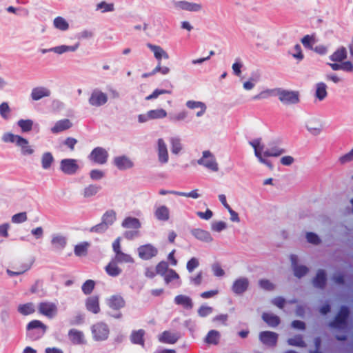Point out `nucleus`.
Masks as SVG:
<instances>
[{"instance_id":"f257e3e1","label":"nucleus","mask_w":353,"mask_h":353,"mask_svg":"<svg viewBox=\"0 0 353 353\" xmlns=\"http://www.w3.org/2000/svg\"><path fill=\"white\" fill-rule=\"evenodd\" d=\"M47 326L39 320H32L26 326V336L31 341L41 339L46 333Z\"/></svg>"},{"instance_id":"f03ea898","label":"nucleus","mask_w":353,"mask_h":353,"mask_svg":"<svg viewBox=\"0 0 353 353\" xmlns=\"http://www.w3.org/2000/svg\"><path fill=\"white\" fill-rule=\"evenodd\" d=\"M350 314V310L347 305L341 306L334 320L329 323V327L339 330L345 328L347 325Z\"/></svg>"},{"instance_id":"7ed1b4c3","label":"nucleus","mask_w":353,"mask_h":353,"mask_svg":"<svg viewBox=\"0 0 353 353\" xmlns=\"http://www.w3.org/2000/svg\"><path fill=\"white\" fill-rule=\"evenodd\" d=\"M276 95L278 96L279 101L285 105L296 104L299 102L298 91L276 88Z\"/></svg>"},{"instance_id":"20e7f679","label":"nucleus","mask_w":353,"mask_h":353,"mask_svg":"<svg viewBox=\"0 0 353 353\" xmlns=\"http://www.w3.org/2000/svg\"><path fill=\"white\" fill-rule=\"evenodd\" d=\"M196 163L212 172L219 170V165L214 155L210 150H204L202 157L196 161Z\"/></svg>"},{"instance_id":"39448f33","label":"nucleus","mask_w":353,"mask_h":353,"mask_svg":"<svg viewBox=\"0 0 353 353\" xmlns=\"http://www.w3.org/2000/svg\"><path fill=\"white\" fill-rule=\"evenodd\" d=\"M93 339L95 341H103L108 339L110 334L108 325L104 322H98L91 327Z\"/></svg>"},{"instance_id":"423d86ee","label":"nucleus","mask_w":353,"mask_h":353,"mask_svg":"<svg viewBox=\"0 0 353 353\" xmlns=\"http://www.w3.org/2000/svg\"><path fill=\"white\" fill-rule=\"evenodd\" d=\"M39 312L48 319H53L58 313L57 304L50 301H42L38 304Z\"/></svg>"},{"instance_id":"0eeeda50","label":"nucleus","mask_w":353,"mask_h":353,"mask_svg":"<svg viewBox=\"0 0 353 353\" xmlns=\"http://www.w3.org/2000/svg\"><path fill=\"white\" fill-rule=\"evenodd\" d=\"M249 144L254 148V154L256 157L258 159L259 161L267 165L269 168L272 169L273 165L271 163V162L264 159L262 156V152L264 149V145L261 143V139L257 138L252 141H249Z\"/></svg>"},{"instance_id":"6e6552de","label":"nucleus","mask_w":353,"mask_h":353,"mask_svg":"<svg viewBox=\"0 0 353 353\" xmlns=\"http://www.w3.org/2000/svg\"><path fill=\"white\" fill-rule=\"evenodd\" d=\"M108 156V152L105 148L96 147L88 155V159L94 163L103 165L106 163Z\"/></svg>"},{"instance_id":"1a4fd4ad","label":"nucleus","mask_w":353,"mask_h":353,"mask_svg":"<svg viewBox=\"0 0 353 353\" xmlns=\"http://www.w3.org/2000/svg\"><path fill=\"white\" fill-rule=\"evenodd\" d=\"M108 100L106 93L102 92L98 88L92 90L88 99V103L91 106L101 107L105 105Z\"/></svg>"},{"instance_id":"9d476101","label":"nucleus","mask_w":353,"mask_h":353,"mask_svg":"<svg viewBox=\"0 0 353 353\" xmlns=\"http://www.w3.org/2000/svg\"><path fill=\"white\" fill-rule=\"evenodd\" d=\"M172 4L176 10L188 11L190 12H198L202 9L201 3L190 2L188 1H173Z\"/></svg>"},{"instance_id":"9b49d317","label":"nucleus","mask_w":353,"mask_h":353,"mask_svg":"<svg viewBox=\"0 0 353 353\" xmlns=\"http://www.w3.org/2000/svg\"><path fill=\"white\" fill-rule=\"evenodd\" d=\"M139 257L144 261H148L158 254V249L151 243L140 245L137 248Z\"/></svg>"},{"instance_id":"f8f14e48","label":"nucleus","mask_w":353,"mask_h":353,"mask_svg":"<svg viewBox=\"0 0 353 353\" xmlns=\"http://www.w3.org/2000/svg\"><path fill=\"white\" fill-rule=\"evenodd\" d=\"M279 334L272 331H262L259 334V339L262 344L270 347H274L278 342Z\"/></svg>"},{"instance_id":"ddd939ff","label":"nucleus","mask_w":353,"mask_h":353,"mask_svg":"<svg viewBox=\"0 0 353 353\" xmlns=\"http://www.w3.org/2000/svg\"><path fill=\"white\" fill-rule=\"evenodd\" d=\"M79 168L77 159H63L60 162V170L65 174L73 175Z\"/></svg>"},{"instance_id":"4468645a","label":"nucleus","mask_w":353,"mask_h":353,"mask_svg":"<svg viewBox=\"0 0 353 353\" xmlns=\"http://www.w3.org/2000/svg\"><path fill=\"white\" fill-rule=\"evenodd\" d=\"M157 143L158 161L161 164H166L169 161V154L167 145L162 138L158 139Z\"/></svg>"},{"instance_id":"2eb2a0df","label":"nucleus","mask_w":353,"mask_h":353,"mask_svg":"<svg viewBox=\"0 0 353 353\" xmlns=\"http://www.w3.org/2000/svg\"><path fill=\"white\" fill-rule=\"evenodd\" d=\"M114 165L119 170H126L134 167V162L128 156L123 154L113 159Z\"/></svg>"},{"instance_id":"dca6fc26","label":"nucleus","mask_w":353,"mask_h":353,"mask_svg":"<svg viewBox=\"0 0 353 353\" xmlns=\"http://www.w3.org/2000/svg\"><path fill=\"white\" fill-rule=\"evenodd\" d=\"M250 282L247 277H240L234 280L232 285V291L236 295H242L249 287Z\"/></svg>"},{"instance_id":"f3484780","label":"nucleus","mask_w":353,"mask_h":353,"mask_svg":"<svg viewBox=\"0 0 353 353\" xmlns=\"http://www.w3.org/2000/svg\"><path fill=\"white\" fill-rule=\"evenodd\" d=\"M79 46V43H77L74 46H66V45H61L55 47H52L47 49H40L39 51L42 54H46L48 52H54L57 54H63L68 52H75Z\"/></svg>"},{"instance_id":"a211bd4d","label":"nucleus","mask_w":353,"mask_h":353,"mask_svg":"<svg viewBox=\"0 0 353 353\" xmlns=\"http://www.w3.org/2000/svg\"><path fill=\"white\" fill-rule=\"evenodd\" d=\"M106 303L110 308L118 311L125 307V301L121 295L114 294L106 299Z\"/></svg>"},{"instance_id":"6ab92c4d","label":"nucleus","mask_w":353,"mask_h":353,"mask_svg":"<svg viewBox=\"0 0 353 353\" xmlns=\"http://www.w3.org/2000/svg\"><path fill=\"white\" fill-rule=\"evenodd\" d=\"M313 286L317 289L323 290L327 284L326 272L323 269L317 270L316 276L312 280Z\"/></svg>"},{"instance_id":"aec40b11","label":"nucleus","mask_w":353,"mask_h":353,"mask_svg":"<svg viewBox=\"0 0 353 353\" xmlns=\"http://www.w3.org/2000/svg\"><path fill=\"white\" fill-rule=\"evenodd\" d=\"M174 303L181 306L183 309L190 310L194 307V303L192 298L189 296L184 294H179L174 297Z\"/></svg>"},{"instance_id":"412c9836","label":"nucleus","mask_w":353,"mask_h":353,"mask_svg":"<svg viewBox=\"0 0 353 353\" xmlns=\"http://www.w3.org/2000/svg\"><path fill=\"white\" fill-rule=\"evenodd\" d=\"M51 94L49 88L43 86H38L34 88L30 94L31 99L33 101H39L44 97H48Z\"/></svg>"},{"instance_id":"4be33fe9","label":"nucleus","mask_w":353,"mask_h":353,"mask_svg":"<svg viewBox=\"0 0 353 353\" xmlns=\"http://www.w3.org/2000/svg\"><path fill=\"white\" fill-rule=\"evenodd\" d=\"M68 337L73 345H83L86 342L83 332L76 329L68 331Z\"/></svg>"},{"instance_id":"5701e85b","label":"nucleus","mask_w":353,"mask_h":353,"mask_svg":"<svg viewBox=\"0 0 353 353\" xmlns=\"http://www.w3.org/2000/svg\"><path fill=\"white\" fill-rule=\"evenodd\" d=\"M191 234L196 239L210 243L212 241L213 239L208 231L200 228H194L190 231Z\"/></svg>"},{"instance_id":"b1692460","label":"nucleus","mask_w":353,"mask_h":353,"mask_svg":"<svg viewBox=\"0 0 353 353\" xmlns=\"http://www.w3.org/2000/svg\"><path fill=\"white\" fill-rule=\"evenodd\" d=\"M85 307L88 311L98 314L100 312L99 301L98 296H92L85 300Z\"/></svg>"},{"instance_id":"393cba45","label":"nucleus","mask_w":353,"mask_h":353,"mask_svg":"<svg viewBox=\"0 0 353 353\" xmlns=\"http://www.w3.org/2000/svg\"><path fill=\"white\" fill-rule=\"evenodd\" d=\"M154 214L155 218L159 221L165 222L170 219V210L164 205L157 207Z\"/></svg>"},{"instance_id":"a878e982","label":"nucleus","mask_w":353,"mask_h":353,"mask_svg":"<svg viewBox=\"0 0 353 353\" xmlns=\"http://www.w3.org/2000/svg\"><path fill=\"white\" fill-rule=\"evenodd\" d=\"M145 331L143 329L133 330L130 336V342L134 345H139L142 347L145 345L144 336Z\"/></svg>"},{"instance_id":"bb28decb","label":"nucleus","mask_w":353,"mask_h":353,"mask_svg":"<svg viewBox=\"0 0 353 353\" xmlns=\"http://www.w3.org/2000/svg\"><path fill=\"white\" fill-rule=\"evenodd\" d=\"M72 124L68 119H64L57 121L54 125L51 128L53 134H58L63 131L70 129Z\"/></svg>"},{"instance_id":"cd10ccee","label":"nucleus","mask_w":353,"mask_h":353,"mask_svg":"<svg viewBox=\"0 0 353 353\" xmlns=\"http://www.w3.org/2000/svg\"><path fill=\"white\" fill-rule=\"evenodd\" d=\"M17 145L21 148V153L23 156L32 155L34 152L32 147L30 145L28 139L23 137L18 139Z\"/></svg>"},{"instance_id":"c85d7f7f","label":"nucleus","mask_w":353,"mask_h":353,"mask_svg":"<svg viewBox=\"0 0 353 353\" xmlns=\"http://www.w3.org/2000/svg\"><path fill=\"white\" fill-rule=\"evenodd\" d=\"M179 336L176 333H172L170 331H164L159 336V341L161 343L168 344H174L179 340Z\"/></svg>"},{"instance_id":"c756f323","label":"nucleus","mask_w":353,"mask_h":353,"mask_svg":"<svg viewBox=\"0 0 353 353\" xmlns=\"http://www.w3.org/2000/svg\"><path fill=\"white\" fill-rule=\"evenodd\" d=\"M147 47L154 53L158 61H161L162 58L165 59L169 58L168 54L161 46L148 43Z\"/></svg>"},{"instance_id":"7c9ffc66","label":"nucleus","mask_w":353,"mask_h":353,"mask_svg":"<svg viewBox=\"0 0 353 353\" xmlns=\"http://www.w3.org/2000/svg\"><path fill=\"white\" fill-rule=\"evenodd\" d=\"M262 319L269 327H276L281 323L279 316L269 312H263L262 314Z\"/></svg>"},{"instance_id":"2f4dec72","label":"nucleus","mask_w":353,"mask_h":353,"mask_svg":"<svg viewBox=\"0 0 353 353\" xmlns=\"http://www.w3.org/2000/svg\"><path fill=\"white\" fill-rule=\"evenodd\" d=\"M121 226L126 229H135L138 230L141 227L140 221L135 217L128 216L123 219L121 223Z\"/></svg>"},{"instance_id":"473e14b6","label":"nucleus","mask_w":353,"mask_h":353,"mask_svg":"<svg viewBox=\"0 0 353 353\" xmlns=\"http://www.w3.org/2000/svg\"><path fill=\"white\" fill-rule=\"evenodd\" d=\"M101 190V186L97 184H89L85 186L83 190L82 194L84 198H90L98 194V192Z\"/></svg>"},{"instance_id":"72a5a7b5","label":"nucleus","mask_w":353,"mask_h":353,"mask_svg":"<svg viewBox=\"0 0 353 353\" xmlns=\"http://www.w3.org/2000/svg\"><path fill=\"white\" fill-rule=\"evenodd\" d=\"M220 339V332L215 330H211L208 332L204 341L207 344L216 345L219 343Z\"/></svg>"},{"instance_id":"f704fd0d","label":"nucleus","mask_w":353,"mask_h":353,"mask_svg":"<svg viewBox=\"0 0 353 353\" xmlns=\"http://www.w3.org/2000/svg\"><path fill=\"white\" fill-rule=\"evenodd\" d=\"M347 58V50L343 46L338 48L330 56V59L333 62H342Z\"/></svg>"},{"instance_id":"c9c22d12","label":"nucleus","mask_w":353,"mask_h":353,"mask_svg":"<svg viewBox=\"0 0 353 353\" xmlns=\"http://www.w3.org/2000/svg\"><path fill=\"white\" fill-rule=\"evenodd\" d=\"M268 145L270 148L263 152V155L265 157H279L285 152V150L284 149L276 147V146H274L273 143H272V142L269 143Z\"/></svg>"},{"instance_id":"e433bc0d","label":"nucleus","mask_w":353,"mask_h":353,"mask_svg":"<svg viewBox=\"0 0 353 353\" xmlns=\"http://www.w3.org/2000/svg\"><path fill=\"white\" fill-rule=\"evenodd\" d=\"M51 243L55 248L63 250L67 244V239L63 235L54 234L52 237Z\"/></svg>"},{"instance_id":"4c0bfd02","label":"nucleus","mask_w":353,"mask_h":353,"mask_svg":"<svg viewBox=\"0 0 353 353\" xmlns=\"http://www.w3.org/2000/svg\"><path fill=\"white\" fill-rule=\"evenodd\" d=\"M327 95V85L323 82L316 84L315 97L320 101L324 100Z\"/></svg>"},{"instance_id":"58836bf2","label":"nucleus","mask_w":353,"mask_h":353,"mask_svg":"<svg viewBox=\"0 0 353 353\" xmlns=\"http://www.w3.org/2000/svg\"><path fill=\"white\" fill-rule=\"evenodd\" d=\"M169 141L172 153L176 155L178 154L183 149L181 138L179 137H172L170 138Z\"/></svg>"},{"instance_id":"ea45409f","label":"nucleus","mask_w":353,"mask_h":353,"mask_svg":"<svg viewBox=\"0 0 353 353\" xmlns=\"http://www.w3.org/2000/svg\"><path fill=\"white\" fill-rule=\"evenodd\" d=\"M116 219V212L113 210H107L101 217V221L109 228L113 225Z\"/></svg>"},{"instance_id":"a19ab883","label":"nucleus","mask_w":353,"mask_h":353,"mask_svg":"<svg viewBox=\"0 0 353 353\" xmlns=\"http://www.w3.org/2000/svg\"><path fill=\"white\" fill-rule=\"evenodd\" d=\"M112 259L117 263H133L134 262V259L130 254L122 251L116 254Z\"/></svg>"},{"instance_id":"79ce46f5","label":"nucleus","mask_w":353,"mask_h":353,"mask_svg":"<svg viewBox=\"0 0 353 353\" xmlns=\"http://www.w3.org/2000/svg\"><path fill=\"white\" fill-rule=\"evenodd\" d=\"M105 271L108 275L115 277L121 274V269L118 267L117 263L114 262L112 259V261L105 267Z\"/></svg>"},{"instance_id":"37998d69","label":"nucleus","mask_w":353,"mask_h":353,"mask_svg":"<svg viewBox=\"0 0 353 353\" xmlns=\"http://www.w3.org/2000/svg\"><path fill=\"white\" fill-rule=\"evenodd\" d=\"M54 157L51 152H46L41 157V166L44 170L50 168L52 163L54 162Z\"/></svg>"},{"instance_id":"c03bdc74","label":"nucleus","mask_w":353,"mask_h":353,"mask_svg":"<svg viewBox=\"0 0 353 353\" xmlns=\"http://www.w3.org/2000/svg\"><path fill=\"white\" fill-rule=\"evenodd\" d=\"M287 343L290 346L299 347H305L306 346V343L303 340V336L301 334H296L292 338H289L287 340Z\"/></svg>"},{"instance_id":"a18cd8bd","label":"nucleus","mask_w":353,"mask_h":353,"mask_svg":"<svg viewBox=\"0 0 353 353\" xmlns=\"http://www.w3.org/2000/svg\"><path fill=\"white\" fill-rule=\"evenodd\" d=\"M148 112L150 120L163 119L167 116V112L162 108L151 110Z\"/></svg>"},{"instance_id":"49530a36","label":"nucleus","mask_w":353,"mask_h":353,"mask_svg":"<svg viewBox=\"0 0 353 353\" xmlns=\"http://www.w3.org/2000/svg\"><path fill=\"white\" fill-rule=\"evenodd\" d=\"M33 121L31 119H20L17 122L18 126L23 132H28L32 130L33 126Z\"/></svg>"},{"instance_id":"de8ad7c7","label":"nucleus","mask_w":353,"mask_h":353,"mask_svg":"<svg viewBox=\"0 0 353 353\" xmlns=\"http://www.w3.org/2000/svg\"><path fill=\"white\" fill-rule=\"evenodd\" d=\"M35 311L33 303H28L26 304L19 305L18 307V312L23 315H29Z\"/></svg>"},{"instance_id":"09e8293b","label":"nucleus","mask_w":353,"mask_h":353,"mask_svg":"<svg viewBox=\"0 0 353 353\" xmlns=\"http://www.w3.org/2000/svg\"><path fill=\"white\" fill-rule=\"evenodd\" d=\"M54 26L56 28L65 31L69 28V25L66 20L61 17H57L54 19Z\"/></svg>"},{"instance_id":"8fccbe9b","label":"nucleus","mask_w":353,"mask_h":353,"mask_svg":"<svg viewBox=\"0 0 353 353\" xmlns=\"http://www.w3.org/2000/svg\"><path fill=\"white\" fill-rule=\"evenodd\" d=\"M292 270L294 272V275L299 279L303 277L309 272L308 268L304 265H299L295 266L292 268Z\"/></svg>"},{"instance_id":"3c124183","label":"nucleus","mask_w":353,"mask_h":353,"mask_svg":"<svg viewBox=\"0 0 353 353\" xmlns=\"http://www.w3.org/2000/svg\"><path fill=\"white\" fill-rule=\"evenodd\" d=\"M95 286V282L93 280L88 279L81 286L82 292L84 294L88 295L92 293Z\"/></svg>"},{"instance_id":"603ef678","label":"nucleus","mask_w":353,"mask_h":353,"mask_svg":"<svg viewBox=\"0 0 353 353\" xmlns=\"http://www.w3.org/2000/svg\"><path fill=\"white\" fill-rule=\"evenodd\" d=\"M88 243L87 242H83L80 244H77L74 247V254L77 256H81L83 255H85L88 250Z\"/></svg>"},{"instance_id":"864d4df0","label":"nucleus","mask_w":353,"mask_h":353,"mask_svg":"<svg viewBox=\"0 0 353 353\" xmlns=\"http://www.w3.org/2000/svg\"><path fill=\"white\" fill-rule=\"evenodd\" d=\"M290 54L292 56L299 61L303 59L304 56L302 52L301 46L300 44H296L294 48L291 50Z\"/></svg>"},{"instance_id":"5fc2aeb1","label":"nucleus","mask_w":353,"mask_h":353,"mask_svg":"<svg viewBox=\"0 0 353 353\" xmlns=\"http://www.w3.org/2000/svg\"><path fill=\"white\" fill-rule=\"evenodd\" d=\"M84 321V314L81 312H78L72 319H70L69 323L70 325H79L83 324Z\"/></svg>"},{"instance_id":"6e6d98bb","label":"nucleus","mask_w":353,"mask_h":353,"mask_svg":"<svg viewBox=\"0 0 353 353\" xmlns=\"http://www.w3.org/2000/svg\"><path fill=\"white\" fill-rule=\"evenodd\" d=\"M169 270L168 263L165 261L159 262L156 266V273L162 276H163Z\"/></svg>"},{"instance_id":"4d7b16f0","label":"nucleus","mask_w":353,"mask_h":353,"mask_svg":"<svg viewBox=\"0 0 353 353\" xmlns=\"http://www.w3.org/2000/svg\"><path fill=\"white\" fill-rule=\"evenodd\" d=\"M166 284H169L171 281L175 279H179V275L173 269H170L167 273L163 276Z\"/></svg>"},{"instance_id":"13d9d810","label":"nucleus","mask_w":353,"mask_h":353,"mask_svg":"<svg viewBox=\"0 0 353 353\" xmlns=\"http://www.w3.org/2000/svg\"><path fill=\"white\" fill-rule=\"evenodd\" d=\"M97 10H101L103 13L112 12L114 10L113 3H108L105 1H101L97 5Z\"/></svg>"},{"instance_id":"bf43d9fd","label":"nucleus","mask_w":353,"mask_h":353,"mask_svg":"<svg viewBox=\"0 0 353 353\" xmlns=\"http://www.w3.org/2000/svg\"><path fill=\"white\" fill-rule=\"evenodd\" d=\"M19 137H21V136L6 132L3 134L1 139L5 143H15L17 144Z\"/></svg>"},{"instance_id":"052dcab7","label":"nucleus","mask_w":353,"mask_h":353,"mask_svg":"<svg viewBox=\"0 0 353 353\" xmlns=\"http://www.w3.org/2000/svg\"><path fill=\"white\" fill-rule=\"evenodd\" d=\"M109 227H108L103 222L101 221V223L97 224L94 226H92L90 228V232H94L97 234H103L105 232Z\"/></svg>"},{"instance_id":"680f3d73","label":"nucleus","mask_w":353,"mask_h":353,"mask_svg":"<svg viewBox=\"0 0 353 353\" xmlns=\"http://www.w3.org/2000/svg\"><path fill=\"white\" fill-rule=\"evenodd\" d=\"M199 266V261L196 257H192L186 263V269L189 273L192 272Z\"/></svg>"},{"instance_id":"e2e57ef3","label":"nucleus","mask_w":353,"mask_h":353,"mask_svg":"<svg viewBox=\"0 0 353 353\" xmlns=\"http://www.w3.org/2000/svg\"><path fill=\"white\" fill-rule=\"evenodd\" d=\"M213 312V308L210 306H208L205 305H202L199 309H198V315L200 317L204 318L210 314H211Z\"/></svg>"},{"instance_id":"0e129e2a","label":"nucleus","mask_w":353,"mask_h":353,"mask_svg":"<svg viewBox=\"0 0 353 353\" xmlns=\"http://www.w3.org/2000/svg\"><path fill=\"white\" fill-rule=\"evenodd\" d=\"M259 285L266 291H272L275 288V285L268 279H261L259 281Z\"/></svg>"},{"instance_id":"69168bd1","label":"nucleus","mask_w":353,"mask_h":353,"mask_svg":"<svg viewBox=\"0 0 353 353\" xmlns=\"http://www.w3.org/2000/svg\"><path fill=\"white\" fill-rule=\"evenodd\" d=\"M203 279V272H199L195 276H190L189 277L190 284L199 286L201 284Z\"/></svg>"},{"instance_id":"338daca9","label":"nucleus","mask_w":353,"mask_h":353,"mask_svg":"<svg viewBox=\"0 0 353 353\" xmlns=\"http://www.w3.org/2000/svg\"><path fill=\"white\" fill-rule=\"evenodd\" d=\"M12 222L14 223H21L25 222L27 220V214L26 212H19L14 214L12 216Z\"/></svg>"},{"instance_id":"774afa93","label":"nucleus","mask_w":353,"mask_h":353,"mask_svg":"<svg viewBox=\"0 0 353 353\" xmlns=\"http://www.w3.org/2000/svg\"><path fill=\"white\" fill-rule=\"evenodd\" d=\"M306 239L307 242L314 245H319L321 243L319 236L316 233L312 232H307Z\"/></svg>"}]
</instances>
